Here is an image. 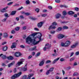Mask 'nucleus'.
<instances>
[{
	"mask_svg": "<svg viewBox=\"0 0 79 79\" xmlns=\"http://www.w3.org/2000/svg\"><path fill=\"white\" fill-rule=\"evenodd\" d=\"M40 41V40L38 41H35V39H32V37H31V35H30L28 36L26 38V42H27V44H30L31 42L32 44H33L35 45H37V44H38L39 43ZM29 42H30V43H29Z\"/></svg>",
	"mask_w": 79,
	"mask_h": 79,
	"instance_id": "obj_1",
	"label": "nucleus"
},
{
	"mask_svg": "<svg viewBox=\"0 0 79 79\" xmlns=\"http://www.w3.org/2000/svg\"><path fill=\"white\" fill-rule=\"evenodd\" d=\"M37 34L38 35V38L39 39L40 41H41V40H43V39H41V37L42 35V34L40 33H33L31 35V36H32L33 38H34V36L35 35H36Z\"/></svg>",
	"mask_w": 79,
	"mask_h": 79,
	"instance_id": "obj_2",
	"label": "nucleus"
},
{
	"mask_svg": "<svg viewBox=\"0 0 79 79\" xmlns=\"http://www.w3.org/2000/svg\"><path fill=\"white\" fill-rule=\"evenodd\" d=\"M21 74H22V72H19L17 74H15L11 76V79H15L16 78L19 77Z\"/></svg>",
	"mask_w": 79,
	"mask_h": 79,
	"instance_id": "obj_3",
	"label": "nucleus"
},
{
	"mask_svg": "<svg viewBox=\"0 0 79 79\" xmlns=\"http://www.w3.org/2000/svg\"><path fill=\"white\" fill-rule=\"evenodd\" d=\"M57 37L59 39H61L65 37V35L61 34H58L57 35Z\"/></svg>",
	"mask_w": 79,
	"mask_h": 79,
	"instance_id": "obj_4",
	"label": "nucleus"
},
{
	"mask_svg": "<svg viewBox=\"0 0 79 79\" xmlns=\"http://www.w3.org/2000/svg\"><path fill=\"white\" fill-rule=\"evenodd\" d=\"M23 62H24V61L23 60V59L20 60V61L18 62H17V63L16 64V67H17V66H19L21 65V64H22L23 63Z\"/></svg>",
	"mask_w": 79,
	"mask_h": 79,
	"instance_id": "obj_5",
	"label": "nucleus"
},
{
	"mask_svg": "<svg viewBox=\"0 0 79 79\" xmlns=\"http://www.w3.org/2000/svg\"><path fill=\"white\" fill-rule=\"evenodd\" d=\"M44 24V22H41L37 24V26L38 27H41Z\"/></svg>",
	"mask_w": 79,
	"mask_h": 79,
	"instance_id": "obj_6",
	"label": "nucleus"
},
{
	"mask_svg": "<svg viewBox=\"0 0 79 79\" xmlns=\"http://www.w3.org/2000/svg\"><path fill=\"white\" fill-rule=\"evenodd\" d=\"M44 62H45V61L44 60H43L41 61L39 64V66H42L44 64Z\"/></svg>",
	"mask_w": 79,
	"mask_h": 79,
	"instance_id": "obj_7",
	"label": "nucleus"
},
{
	"mask_svg": "<svg viewBox=\"0 0 79 79\" xmlns=\"http://www.w3.org/2000/svg\"><path fill=\"white\" fill-rule=\"evenodd\" d=\"M8 8V6H6V7L3 8L2 10H0L1 12H2V13L5 12V11H6V10Z\"/></svg>",
	"mask_w": 79,
	"mask_h": 79,
	"instance_id": "obj_8",
	"label": "nucleus"
},
{
	"mask_svg": "<svg viewBox=\"0 0 79 79\" xmlns=\"http://www.w3.org/2000/svg\"><path fill=\"white\" fill-rule=\"evenodd\" d=\"M71 44V42L70 41L68 40L66 41V42L65 43V44L66 45L65 47H68L69 45H70V44Z\"/></svg>",
	"mask_w": 79,
	"mask_h": 79,
	"instance_id": "obj_9",
	"label": "nucleus"
},
{
	"mask_svg": "<svg viewBox=\"0 0 79 79\" xmlns=\"http://www.w3.org/2000/svg\"><path fill=\"white\" fill-rule=\"evenodd\" d=\"M27 64H26L25 65V66L23 67L22 69V70L23 71H27Z\"/></svg>",
	"mask_w": 79,
	"mask_h": 79,
	"instance_id": "obj_10",
	"label": "nucleus"
},
{
	"mask_svg": "<svg viewBox=\"0 0 79 79\" xmlns=\"http://www.w3.org/2000/svg\"><path fill=\"white\" fill-rule=\"evenodd\" d=\"M15 55L16 57H19L21 55V53L19 52H17L15 53Z\"/></svg>",
	"mask_w": 79,
	"mask_h": 79,
	"instance_id": "obj_11",
	"label": "nucleus"
},
{
	"mask_svg": "<svg viewBox=\"0 0 79 79\" xmlns=\"http://www.w3.org/2000/svg\"><path fill=\"white\" fill-rule=\"evenodd\" d=\"M15 61H13L10 64H8V68H10L11 66H13V64H15Z\"/></svg>",
	"mask_w": 79,
	"mask_h": 79,
	"instance_id": "obj_12",
	"label": "nucleus"
},
{
	"mask_svg": "<svg viewBox=\"0 0 79 79\" xmlns=\"http://www.w3.org/2000/svg\"><path fill=\"white\" fill-rule=\"evenodd\" d=\"M55 17L56 19H58L61 17V14H57L55 15Z\"/></svg>",
	"mask_w": 79,
	"mask_h": 79,
	"instance_id": "obj_13",
	"label": "nucleus"
},
{
	"mask_svg": "<svg viewBox=\"0 0 79 79\" xmlns=\"http://www.w3.org/2000/svg\"><path fill=\"white\" fill-rule=\"evenodd\" d=\"M68 13L69 15H74V12L73 11H70L68 12Z\"/></svg>",
	"mask_w": 79,
	"mask_h": 79,
	"instance_id": "obj_14",
	"label": "nucleus"
},
{
	"mask_svg": "<svg viewBox=\"0 0 79 79\" xmlns=\"http://www.w3.org/2000/svg\"><path fill=\"white\" fill-rule=\"evenodd\" d=\"M8 48V47L7 46H6L3 48L2 50L4 52H5L7 50V49Z\"/></svg>",
	"mask_w": 79,
	"mask_h": 79,
	"instance_id": "obj_15",
	"label": "nucleus"
},
{
	"mask_svg": "<svg viewBox=\"0 0 79 79\" xmlns=\"http://www.w3.org/2000/svg\"><path fill=\"white\" fill-rule=\"evenodd\" d=\"M7 58L8 59V60H13L14 59V58H13V57L12 56H7Z\"/></svg>",
	"mask_w": 79,
	"mask_h": 79,
	"instance_id": "obj_16",
	"label": "nucleus"
},
{
	"mask_svg": "<svg viewBox=\"0 0 79 79\" xmlns=\"http://www.w3.org/2000/svg\"><path fill=\"white\" fill-rule=\"evenodd\" d=\"M77 43H76L75 44V45H73L71 46V48H74L75 47H76V46L77 45Z\"/></svg>",
	"mask_w": 79,
	"mask_h": 79,
	"instance_id": "obj_17",
	"label": "nucleus"
},
{
	"mask_svg": "<svg viewBox=\"0 0 79 79\" xmlns=\"http://www.w3.org/2000/svg\"><path fill=\"white\" fill-rule=\"evenodd\" d=\"M49 27V30H50V29H55V28H56L55 26H53L52 25H51Z\"/></svg>",
	"mask_w": 79,
	"mask_h": 79,
	"instance_id": "obj_18",
	"label": "nucleus"
},
{
	"mask_svg": "<svg viewBox=\"0 0 79 79\" xmlns=\"http://www.w3.org/2000/svg\"><path fill=\"white\" fill-rule=\"evenodd\" d=\"M3 37H4L5 38L8 37V34H7V33H4L3 34Z\"/></svg>",
	"mask_w": 79,
	"mask_h": 79,
	"instance_id": "obj_19",
	"label": "nucleus"
},
{
	"mask_svg": "<svg viewBox=\"0 0 79 79\" xmlns=\"http://www.w3.org/2000/svg\"><path fill=\"white\" fill-rule=\"evenodd\" d=\"M59 59H60V58H58L57 59H55V60H54L52 62V64H54L56 62V61H58Z\"/></svg>",
	"mask_w": 79,
	"mask_h": 79,
	"instance_id": "obj_20",
	"label": "nucleus"
},
{
	"mask_svg": "<svg viewBox=\"0 0 79 79\" xmlns=\"http://www.w3.org/2000/svg\"><path fill=\"white\" fill-rule=\"evenodd\" d=\"M62 29V27H59L57 30H56V32H59V31H61Z\"/></svg>",
	"mask_w": 79,
	"mask_h": 79,
	"instance_id": "obj_21",
	"label": "nucleus"
},
{
	"mask_svg": "<svg viewBox=\"0 0 79 79\" xmlns=\"http://www.w3.org/2000/svg\"><path fill=\"white\" fill-rule=\"evenodd\" d=\"M62 13L64 16H65V15H66L67 14V12H66V10H64L63 11Z\"/></svg>",
	"mask_w": 79,
	"mask_h": 79,
	"instance_id": "obj_22",
	"label": "nucleus"
},
{
	"mask_svg": "<svg viewBox=\"0 0 79 79\" xmlns=\"http://www.w3.org/2000/svg\"><path fill=\"white\" fill-rule=\"evenodd\" d=\"M78 75H79V74L77 72H75L73 74V76H77Z\"/></svg>",
	"mask_w": 79,
	"mask_h": 79,
	"instance_id": "obj_23",
	"label": "nucleus"
},
{
	"mask_svg": "<svg viewBox=\"0 0 79 79\" xmlns=\"http://www.w3.org/2000/svg\"><path fill=\"white\" fill-rule=\"evenodd\" d=\"M61 46L62 47H66V44L65 43H62L60 44Z\"/></svg>",
	"mask_w": 79,
	"mask_h": 79,
	"instance_id": "obj_24",
	"label": "nucleus"
},
{
	"mask_svg": "<svg viewBox=\"0 0 79 79\" xmlns=\"http://www.w3.org/2000/svg\"><path fill=\"white\" fill-rule=\"evenodd\" d=\"M19 27H17L15 28V30L16 31H19Z\"/></svg>",
	"mask_w": 79,
	"mask_h": 79,
	"instance_id": "obj_25",
	"label": "nucleus"
},
{
	"mask_svg": "<svg viewBox=\"0 0 79 79\" xmlns=\"http://www.w3.org/2000/svg\"><path fill=\"white\" fill-rule=\"evenodd\" d=\"M54 69V67H52L50 68L49 70H48L50 72H52V71Z\"/></svg>",
	"mask_w": 79,
	"mask_h": 79,
	"instance_id": "obj_26",
	"label": "nucleus"
},
{
	"mask_svg": "<svg viewBox=\"0 0 79 79\" xmlns=\"http://www.w3.org/2000/svg\"><path fill=\"white\" fill-rule=\"evenodd\" d=\"M60 7L62 8L64 7V8H68V6L66 5H63L60 6Z\"/></svg>",
	"mask_w": 79,
	"mask_h": 79,
	"instance_id": "obj_27",
	"label": "nucleus"
},
{
	"mask_svg": "<svg viewBox=\"0 0 79 79\" xmlns=\"http://www.w3.org/2000/svg\"><path fill=\"white\" fill-rule=\"evenodd\" d=\"M6 58H7V57L6 55H4L2 56V59H6Z\"/></svg>",
	"mask_w": 79,
	"mask_h": 79,
	"instance_id": "obj_28",
	"label": "nucleus"
},
{
	"mask_svg": "<svg viewBox=\"0 0 79 79\" xmlns=\"http://www.w3.org/2000/svg\"><path fill=\"white\" fill-rule=\"evenodd\" d=\"M6 19H7V17H5L2 20V22H5L6 21Z\"/></svg>",
	"mask_w": 79,
	"mask_h": 79,
	"instance_id": "obj_29",
	"label": "nucleus"
},
{
	"mask_svg": "<svg viewBox=\"0 0 79 79\" xmlns=\"http://www.w3.org/2000/svg\"><path fill=\"white\" fill-rule=\"evenodd\" d=\"M16 13V11H13L11 13V15H14Z\"/></svg>",
	"mask_w": 79,
	"mask_h": 79,
	"instance_id": "obj_30",
	"label": "nucleus"
},
{
	"mask_svg": "<svg viewBox=\"0 0 79 79\" xmlns=\"http://www.w3.org/2000/svg\"><path fill=\"white\" fill-rule=\"evenodd\" d=\"M27 77V75H24L22 76V79H26Z\"/></svg>",
	"mask_w": 79,
	"mask_h": 79,
	"instance_id": "obj_31",
	"label": "nucleus"
},
{
	"mask_svg": "<svg viewBox=\"0 0 79 79\" xmlns=\"http://www.w3.org/2000/svg\"><path fill=\"white\" fill-rule=\"evenodd\" d=\"M10 48H12V49H13V48H16V46L12 45L11 46Z\"/></svg>",
	"mask_w": 79,
	"mask_h": 79,
	"instance_id": "obj_32",
	"label": "nucleus"
},
{
	"mask_svg": "<svg viewBox=\"0 0 79 79\" xmlns=\"http://www.w3.org/2000/svg\"><path fill=\"white\" fill-rule=\"evenodd\" d=\"M26 3L27 5L30 3V2L29 0H27L26 1Z\"/></svg>",
	"mask_w": 79,
	"mask_h": 79,
	"instance_id": "obj_33",
	"label": "nucleus"
},
{
	"mask_svg": "<svg viewBox=\"0 0 79 79\" xmlns=\"http://www.w3.org/2000/svg\"><path fill=\"white\" fill-rule=\"evenodd\" d=\"M63 29H68V27L66 26H64L63 27Z\"/></svg>",
	"mask_w": 79,
	"mask_h": 79,
	"instance_id": "obj_34",
	"label": "nucleus"
},
{
	"mask_svg": "<svg viewBox=\"0 0 79 79\" xmlns=\"http://www.w3.org/2000/svg\"><path fill=\"white\" fill-rule=\"evenodd\" d=\"M36 48V46H35L34 48H32L31 49V50H34Z\"/></svg>",
	"mask_w": 79,
	"mask_h": 79,
	"instance_id": "obj_35",
	"label": "nucleus"
},
{
	"mask_svg": "<svg viewBox=\"0 0 79 79\" xmlns=\"http://www.w3.org/2000/svg\"><path fill=\"white\" fill-rule=\"evenodd\" d=\"M29 19H33V20H34V19H35V18H34L32 17H29Z\"/></svg>",
	"mask_w": 79,
	"mask_h": 79,
	"instance_id": "obj_36",
	"label": "nucleus"
},
{
	"mask_svg": "<svg viewBox=\"0 0 79 79\" xmlns=\"http://www.w3.org/2000/svg\"><path fill=\"white\" fill-rule=\"evenodd\" d=\"M58 55V54L56 53H54V54H52V56H57Z\"/></svg>",
	"mask_w": 79,
	"mask_h": 79,
	"instance_id": "obj_37",
	"label": "nucleus"
},
{
	"mask_svg": "<svg viewBox=\"0 0 79 79\" xmlns=\"http://www.w3.org/2000/svg\"><path fill=\"white\" fill-rule=\"evenodd\" d=\"M20 19H24V18L23 15H21L20 16Z\"/></svg>",
	"mask_w": 79,
	"mask_h": 79,
	"instance_id": "obj_38",
	"label": "nucleus"
},
{
	"mask_svg": "<svg viewBox=\"0 0 79 79\" xmlns=\"http://www.w3.org/2000/svg\"><path fill=\"white\" fill-rule=\"evenodd\" d=\"M13 2H9V3H8L7 4V5H8V6L11 5H12V4H13Z\"/></svg>",
	"mask_w": 79,
	"mask_h": 79,
	"instance_id": "obj_39",
	"label": "nucleus"
},
{
	"mask_svg": "<svg viewBox=\"0 0 79 79\" xmlns=\"http://www.w3.org/2000/svg\"><path fill=\"white\" fill-rule=\"evenodd\" d=\"M25 15H26V16H29V15H31V14L27 12L25 13Z\"/></svg>",
	"mask_w": 79,
	"mask_h": 79,
	"instance_id": "obj_40",
	"label": "nucleus"
},
{
	"mask_svg": "<svg viewBox=\"0 0 79 79\" xmlns=\"http://www.w3.org/2000/svg\"><path fill=\"white\" fill-rule=\"evenodd\" d=\"M41 16L42 17H45V16H47V14H42Z\"/></svg>",
	"mask_w": 79,
	"mask_h": 79,
	"instance_id": "obj_41",
	"label": "nucleus"
},
{
	"mask_svg": "<svg viewBox=\"0 0 79 79\" xmlns=\"http://www.w3.org/2000/svg\"><path fill=\"white\" fill-rule=\"evenodd\" d=\"M40 52H38L37 53V54L36 55V57H38L39 55H40Z\"/></svg>",
	"mask_w": 79,
	"mask_h": 79,
	"instance_id": "obj_42",
	"label": "nucleus"
},
{
	"mask_svg": "<svg viewBox=\"0 0 79 79\" xmlns=\"http://www.w3.org/2000/svg\"><path fill=\"white\" fill-rule=\"evenodd\" d=\"M51 63V61L50 60H48L46 61V64H47L48 63Z\"/></svg>",
	"mask_w": 79,
	"mask_h": 79,
	"instance_id": "obj_43",
	"label": "nucleus"
},
{
	"mask_svg": "<svg viewBox=\"0 0 79 79\" xmlns=\"http://www.w3.org/2000/svg\"><path fill=\"white\" fill-rule=\"evenodd\" d=\"M55 2L56 3H59L60 2V0H55Z\"/></svg>",
	"mask_w": 79,
	"mask_h": 79,
	"instance_id": "obj_44",
	"label": "nucleus"
},
{
	"mask_svg": "<svg viewBox=\"0 0 79 79\" xmlns=\"http://www.w3.org/2000/svg\"><path fill=\"white\" fill-rule=\"evenodd\" d=\"M55 78L56 79H61L62 78L60 77V78H59V77L58 76H56L55 77Z\"/></svg>",
	"mask_w": 79,
	"mask_h": 79,
	"instance_id": "obj_45",
	"label": "nucleus"
},
{
	"mask_svg": "<svg viewBox=\"0 0 79 79\" xmlns=\"http://www.w3.org/2000/svg\"><path fill=\"white\" fill-rule=\"evenodd\" d=\"M68 23V21L61 22V23H63V24H66V23Z\"/></svg>",
	"mask_w": 79,
	"mask_h": 79,
	"instance_id": "obj_46",
	"label": "nucleus"
},
{
	"mask_svg": "<svg viewBox=\"0 0 79 79\" xmlns=\"http://www.w3.org/2000/svg\"><path fill=\"white\" fill-rule=\"evenodd\" d=\"M2 66H6V65L4 63H2Z\"/></svg>",
	"mask_w": 79,
	"mask_h": 79,
	"instance_id": "obj_47",
	"label": "nucleus"
},
{
	"mask_svg": "<svg viewBox=\"0 0 79 79\" xmlns=\"http://www.w3.org/2000/svg\"><path fill=\"white\" fill-rule=\"evenodd\" d=\"M13 72L14 73H16V72H17V70H16V68L14 69L13 70Z\"/></svg>",
	"mask_w": 79,
	"mask_h": 79,
	"instance_id": "obj_48",
	"label": "nucleus"
},
{
	"mask_svg": "<svg viewBox=\"0 0 79 79\" xmlns=\"http://www.w3.org/2000/svg\"><path fill=\"white\" fill-rule=\"evenodd\" d=\"M35 10L36 11H37V13H39V9L37 8Z\"/></svg>",
	"mask_w": 79,
	"mask_h": 79,
	"instance_id": "obj_49",
	"label": "nucleus"
},
{
	"mask_svg": "<svg viewBox=\"0 0 79 79\" xmlns=\"http://www.w3.org/2000/svg\"><path fill=\"white\" fill-rule=\"evenodd\" d=\"M23 30H26V27L24 26L23 27Z\"/></svg>",
	"mask_w": 79,
	"mask_h": 79,
	"instance_id": "obj_50",
	"label": "nucleus"
},
{
	"mask_svg": "<svg viewBox=\"0 0 79 79\" xmlns=\"http://www.w3.org/2000/svg\"><path fill=\"white\" fill-rule=\"evenodd\" d=\"M55 32V31H50V33L51 34H54Z\"/></svg>",
	"mask_w": 79,
	"mask_h": 79,
	"instance_id": "obj_51",
	"label": "nucleus"
},
{
	"mask_svg": "<svg viewBox=\"0 0 79 79\" xmlns=\"http://www.w3.org/2000/svg\"><path fill=\"white\" fill-rule=\"evenodd\" d=\"M60 61H64V58H61L60 59Z\"/></svg>",
	"mask_w": 79,
	"mask_h": 79,
	"instance_id": "obj_52",
	"label": "nucleus"
},
{
	"mask_svg": "<svg viewBox=\"0 0 79 79\" xmlns=\"http://www.w3.org/2000/svg\"><path fill=\"white\" fill-rule=\"evenodd\" d=\"M12 45H15L16 46V45H17V43H12Z\"/></svg>",
	"mask_w": 79,
	"mask_h": 79,
	"instance_id": "obj_53",
	"label": "nucleus"
},
{
	"mask_svg": "<svg viewBox=\"0 0 79 79\" xmlns=\"http://www.w3.org/2000/svg\"><path fill=\"white\" fill-rule=\"evenodd\" d=\"M75 10L77 11H78V10H79V8L78 7H76L75 8Z\"/></svg>",
	"mask_w": 79,
	"mask_h": 79,
	"instance_id": "obj_54",
	"label": "nucleus"
},
{
	"mask_svg": "<svg viewBox=\"0 0 79 79\" xmlns=\"http://www.w3.org/2000/svg\"><path fill=\"white\" fill-rule=\"evenodd\" d=\"M52 25L53 26H56V22H54L52 23Z\"/></svg>",
	"mask_w": 79,
	"mask_h": 79,
	"instance_id": "obj_55",
	"label": "nucleus"
},
{
	"mask_svg": "<svg viewBox=\"0 0 79 79\" xmlns=\"http://www.w3.org/2000/svg\"><path fill=\"white\" fill-rule=\"evenodd\" d=\"M49 71H50L49 70L47 71V72L46 73V75H48V74H49Z\"/></svg>",
	"mask_w": 79,
	"mask_h": 79,
	"instance_id": "obj_56",
	"label": "nucleus"
},
{
	"mask_svg": "<svg viewBox=\"0 0 79 79\" xmlns=\"http://www.w3.org/2000/svg\"><path fill=\"white\" fill-rule=\"evenodd\" d=\"M74 60V58H73L70 59V61H73Z\"/></svg>",
	"mask_w": 79,
	"mask_h": 79,
	"instance_id": "obj_57",
	"label": "nucleus"
},
{
	"mask_svg": "<svg viewBox=\"0 0 79 79\" xmlns=\"http://www.w3.org/2000/svg\"><path fill=\"white\" fill-rule=\"evenodd\" d=\"M75 54L76 56L79 55V52H76V53H75Z\"/></svg>",
	"mask_w": 79,
	"mask_h": 79,
	"instance_id": "obj_58",
	"label": "nucleus"
},
{
	"mask_svg": "<svg viewBox=\"0 0 79 79\" xmlns=\"http://www.w3.org/2000/svg\"><path fill=\"white\" fill-rule=\"evenodd\" d=\"M11 33L12 34H15V31H14V30L11 31Z\"/></svg>",
	"mask_w": 79,
	"mask_h": 79,
	"instance_id": "obj_59",
	"label": "nucleus"
},
{
	"mask_svg": "<svg viewBox=\"0 0 79 79\" xmlns=\"http://www.w3.org/2000/svg\"><path fill=\"white\" fill-rule=\"evenodd\" d=\"M34 30H35V31H39V29H38V28H35L34 29Z\"/></svg>",
	"mask_w": 79,
	"mask_h": 79,
	"instance_id": "obj_60",
	"label": "nucleus"
},
{
	"mask_svg": "<svg viewBox=\"0 0 79 79\" xmlns=\"http://www.w3.org/2000/svg\"><path fill=\"white\" fill-rule=\"evenodd\" d=\"M62 73H63V75H64L65 72H64V71L63 70H62Z\"/></svg>",
	"mask_w": 79,
	"mask_h": 79,
	"instance_id": "obj_61",
	"label": "nucleus"
},
{
	"mask_svg": "<svg viewBox=\"0 0 79 79\" xmlns=\"http://www.w3.org/2000/svg\"><path fill=\"white\" fill-rule=\"evenodd\" d=\"M48 8L50 10H52V7L51 6H48Z\"/></svg>",
	"mask_w": 79,
	"mask_h": 79,
	"instance_id": "obj_62",
	"label": "nucleus"
},
{
	"mask_svg": "<svg viewBox=\"0 0 79 79\" xmlns=\"http://www.w3.org/2000/svg\"><path fill=\"white\" fill-rule=\"evenodd\" d=\"M32 56H28V59H30V58H31Z\"/></svg>",
	"mask_w": 79,
	"mask_h": 79,
	"instance_id": "obj_63",
	"label": "nucleus"
},
{
	"mask_svg": "<svg viewBox=\"0 0 79 79\" xmlns=\"http://www.w3.org/2000/svg\"><path fill=\"white\" fill-rule=\"evenodd\" d=\"M20 47H21V48H25L24 46L23 45H20Z\"/></svg>",
	"mask_w": 79,
	"mask_h": 79,
	"instance_id": "obj_64",
	"label": "nucleus"
}]
</instances>
